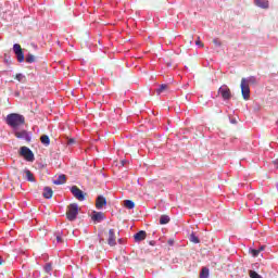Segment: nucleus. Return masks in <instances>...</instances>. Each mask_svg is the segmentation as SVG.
<instances>
[{
  "label": "nucleus",
  "instance_id": "f257e3e1",
  "mask_svg": "<svg viewBox=\"0 0 278 278\" xmlns=\"http://www.w3.org/2000/svg\"><path fill=\"white\" fill-rule=\"evenodd\" d=\"M255 84H257V78H255V76L241 79V94L244 101H249V99H251V88L249 86H255Z\"/></svg>",
  "mask_w": 278,
  "mask_h": 278
},
{
  "label": "nucleus",
  "instance_id": "f03ea898",
  "mask_svg": "<svg viewBox=\"0 0 278 278\" xmlns=\"http://www.w3.org/2000/svg\"><path fill=\"white\" fill-rule=\"evenodd\" d=\"M7 125L16 129L17 127H21V125H25V116L18 113H11L7 116Z\"/></svg>",
  "mask_w": 278,
  "mask_h": 278
},
{
  "label": "nucleus",
  "instance_id": "7ed1b4c3",
  "mask_svg": "<svg viewBox=\"0 0 278 278\" xmlns=\"http://www.w3.org/2000/svg\"><path fill=\"white\" fill-rule=\"evenodd\" d=\"M79 214V205L77 203H72L67 206L66 218L67 220H77V215Z\"/></svg>",
  "mask_w": 278,
  "mask_h": 278
},
{
  "label": "nucleus",
  "instance_id": "20e7f679",
  "mask_svg": "<svg viewBox=\"0 0 278 278\" xmlns=\"http://www.w3.org/2000/svg\"><path fill=\"white\" fill-rule=\"evenodd\" d=\"M13 51L17 58V62H20V63L25 62V53H23V48L21 47V45L15 43L13 46Z\"/></svg>",
  "mask_w": 278,
  "mask_h": 278
},
{
  "label": "nucleus",
  "instance_id": "39448f33",
  "mask_svg": "<svg viewBox=\"0 0 278 278\" xmlns=\"http://www.w3.org/2000/svg\"><path fill=\"white\" fill-rule=\"evenodd\" d=\"M20 153L27 162H34V152L29 148L22 147Z\"/></svg>",
  "mask_w": 278,
  "mask_h": 278
},
{
  "label": "nucleus",
  "instance_id": "423d86ee",
  "mask_svg": "<svg viewBox=\"0 0 278 278\" xmlns=\"http://www.w3.org/2000/svg\"><path fill=\"white\" fill-rule=\"evenodd\" d=\"M218 93L222 96V98L225 101H229V99H231V89H229V87H227V85H223L219 89H218Z\"/></svg>",
  "mask_w": 278,
  "mask_h": 278
},
{
  "label": "nucleus",
  "instance_id": "0eeeda50",
  "mask_svg": "<svg viewBox=\"0 0 278 278\" xmlns=\"http://www.w3.org/2000/svg\"><path fill=\"white\" fill-rule=\"evenodd\" d=\"M71 192L78 201H85L86 193H84V191H81V189H79L77 186H73Z\"/></svg>",
  "mask_w": 278,
  "mask_h": 278
},
{
  "label": "nucleus",
  "instance_id": "6e6552de",
  "mask_svg": "<svg viewBox=\"0 0 278 278\" xmlns=\"http://www.w3.org/2000/svg\"><path fill=\"white\" fill-rule=\"evenodd\" d=\"M15 137L22 140H26V142H31V137L29 136V132H27V130L15 131Z\"/></svg>",
  "mask_w": 278,
  "mask_h": 278
},
{
  "label": "nucleus",
  "instance_id": "1a4fd4ad",
  "mask_svg": "<svg viewBox=\"0 0 278 278\" xmlns=\"http://www.w3.org/2000/svg\"><path fill=\"white\" fill-rule=\"evenodd\" d=\"M108 205V200H105V197L99 195L96 200V207L97 210H103Z\"/></svg>",
  "mask_w": 278,
  "mask_h": 278
},
{
  "label": "nucleus",
  "instance_id": "9d476101",
  "mask_svg": "<svg viewBox=\"0 0 278 278\" xmlns=\"http://www.w3.org/2000/svg\"><path fill=\"white\" fill-rule=\"evenodd\" d=\"M108 244L110 247H116V232H114V229L109 230Z\"/></svg>",
  "mask_w": 278,
  "mask_h": 278
},
{
  "label": "nucleus",
  "instance_id": "9b49d317",
  "mask_svg": "<svg viewBox=\"0 0 278 278\" xmlns=\"http://www.w3.org/2000/svg\"><path fill=\"white\" fill-rule=\"evenodd\" d=\"M105 219V215L102 212H93V215L91 216V220L93 223H101V220Z\"/></svg>",
  "mask_w": 278,
  "mask_h": 278
},
{
  "label": "nucleus",
  "instance_id": "f8f14e48",
  "mask_svg": "<svg viewBox=\"0 0 278 278\" xmlns=\"http://www.w3.org/2000/svg\"><path fill=\"white\" fill-rule=\"evenodd\" d=\"M135 242H142V240L147 239V231L141 230L134 236Z\"/></svg>",
  "mask_w": 278,
  "mask_h": 278
},
{
  "label": "nucleus",
  "instance_id": "ddd939ff",
  "mask_svg": "<svg viewBox=\"0 0 278 278\" xmlns=\"http://www.w3.org/2000/svg\"><path fill=\"white\" fill-rule=\"evenodd\" d=\"M54 186H62L66 184V175H60L55 180H53Z\"/></svg>",
  "mask_w": 278,
  "mask_h": 278
},
{
  "label": "nucleus",
  "instance_id": "4468645a",
  "mask_svg": "<svg viewBox=\"0 0 278 278\" xmlns=\"http://www.w3.org/2000/svg\"><path fill=\"white\" fill-rule=\"evenodd\" d=\"M257 8H262L263 10H268V0H255Z\"/></svg>",
  "mask_w": 278,
  "mask_h": 278
},
{
  "label": "nucleus",
  "instance_id": "2eb2a0df",
  "mask_svg": "<svg viewBox=\"0 0 278 278\" xmlns=\"http://www.w3.org/2000/svg\"><path fill=\"white\" fill-rule=\"evenodd\" d=\"M23 175H25L27 181H36V178H34V174L29 169H25L22 172Z\"/></svg>",
  "mask_w": 278,
  "mask_h": 278
},
{
  "label": "nucleus",
  "instance_id": "dca6fc26",
  "mask_svg": "<svg viewBox=\"0 0 278 278\" xmlns=\"http://www.w3.org/2000/svg\"><path fill=\"white\" fill-rule=\"evenodd\" d=\"M43 197L45 199H51L53 197V189L50 187L43 188Z\"/></svg>",
  "mask_w": 278,
  "mask_h": 278
},
{
  "label": "nucleus",
  "instance_id": "f3484780",
  "mask_svg": "<svg viewBox=\"0 0 278 278\" xmlns=\"http://www.w3.org/2000/svg\"><path fill=\"white\" fill-rule=\"evenodd\" d=\"M40 142H41V144H43L45 147H49V144H51V139H49V136L42 135V136L40 137Z\"/></svg>",
  "mask_w": 278,
  "mask_h": 278
},
{
  "label": "nucleus",
  "instance_id": "a211bd4d",
  "mask_svg": "<svg viewBox=\"0 0 278 278\" xmlns=\"http://www.w3.org/2000/svg\"><path fill=\"white\" fill-rule=\"evenodd\" d=\"M170 223V217L168 215H162L160 217V225H168Z\"/></svg>",
  "mask_w": 278,
  "mask_h": 278
},
{
  "label": "nucleus",
  "instance_id": "6ab92c4d",
  "mask_svg": "<svg viewBox=\"0 0 278 278\" xmlns=\"http://www.w3.org/2000/svg\"><path fill=\"white\" fill-rule=\"evenodd\" d=\"M210 277V268L203 267L200 273V278H208Z\"/></svg>",
  "mask_w": 278,
  "mask_h": 278
},
{
  "label": "nucleus",
  "instance_id": "aec40b11",
  "mask_svg": "<svg viewBox=\"0 0 278 278\" xmlns=\"http://www.w3.org/2000/svg\"><path fill=\"white\" fill-rule=\"evenodd\" d=\"M125 207H127V210H134L136 207V203H134V201L131 200H126L124 202Z\"/></svg>",
  "mask_w": 278,
  "mask_h": 278
},
{
  "label": "nucleus",
  "instance_id": "412c9836",
  "mask_svg": "<svg viewBox=\"0 0 278 278\" xmlns=\"http://www.w3.org/2000/svg\"><path fill=\"white\" fill-rule=\"evenodd\" d=\"M189 240L193 244H199V242H201V240H199V237H197V235H194V232L190 235Z\"/></svg>",
  "mask_w": 278,
  "mask_h": 278
},
{
  "label": "nucleus",
  "instance_id": "4be33fe9",
  "mask_svg": "<svg viewBox=\"0 0 278 278\" xmlns=\"http://www.w3.org/2000/svg\"><path fill=\"white\" fill-rule=\"evenodd\" d=\"M25 60L27 64H34V62H36V56L34 54H28Z\"/></svg>",
  "mask_w": 278,
  "mask_h": 278
},
{
  "label": "nucleus",
  "instance_id": "5701e85b",
  "mask_svg": "<svg viewBox=\"0 0 278 278\" xmlns=\"http://www.w3.org/2000/svg\"><path fill=\"white\" fill-rule=\"evenodd\" d=\"M168 90V85H161L159 89H156L157 94H162V92H166Z\"/></svg>",
  "mask_w": 278,
  "mask_h": 278
},
{
  "label": "nucleus",
  "instance_id": "b1692460",
  "mask_svg": "<svg viewBox=\"0 0 278 278\" xmlns=\"http://www.w3.org/2000/svg\"><path fill=\"white\" fill-rule=\"evenodd\" d=\"M262 251H264V247H261L258 250H251L252 256L257 257Z\"/></svg>",
  "mask_w": 278,
  "mask_h": 278
},
{
  "label": "nucleus",
  "instance_id": "393cba45",
  "mask_svg": "<svg viewBox=\"0 0 278 278\" xmlns=\"http://www.w3.org/2000/svg\"><path fill=\"white\" fill-rule=\"evenodd\" d=\"M250 278H263L262 275L257 274L255 270H249Z\"/></svg>",
  "mask_w": 278,
  "mask_h": 278
},
{
  "label": "nucleus",
  "instance_id": "a878e982",
  "mask_svg": "<svg viewBox=\"0 0 278 278\" xmlns=\"http://www.w3.org/2000/svg\"><path fill=\"white\" fill-rule=\"evenodd\" d=\"M14 79H16L17 81H23V79H25V76L23 74H16L14 76Z\"/></svg>",
  "mask_w": 278,
  "mask_h": 278
},
{
  "label": "nucleus",
  "instance_id": "bb28decb",
  "mask_svg": "<svg viewBox=\"0 0 278 278\" xmlns=\"http://www.w3.org/2000/svg\"><path fill=\"white\" fill-rule=\"evenodd\" d=\"M56 242L62 243L64 242V239L60 235L56 236Z\"/></svg>",
  "mask_w": 278,
  "mask_h": 278
},
{
  "label": "nucleus",
  "instance_id": "cd10ccee",
  "mask_svg": "<svg viewBox=\"0 0 278 278\" xmlns=\"http://www.w3.org/2000/svg\"><path fill=\"white\" fill-rule=\"evenodd\" d=\"M167 244H169V247H173V244H175V240L169 239V240L167 241Z\"/></svg>",
  "mask_w": 278,
  "mask_h": 278
},
{
  "label": "nucleus",
  "instance_id": "c85d7f7f",
  "mask_svg": "<svg viewBox=\"0 0 278 278\" xmlns=\"http://www.w3.org/2000/svg\"><path fill=\"white\" fill-rule=\"evenodd\" d=\"M195 45H197L198 47H203V42H201V40L195 41Z\"/></svg>",
  "mask_w": 278,
  "mask_h": 278
},
{
  "label": "nucleus",
  "instance_id": "c756f323",
  "mask_svg": "<svg viewBox=\"0 0 278 278\" xmlns=\"http://www.w3.org/2000/svg\"><path fill=\"white\" fill-rule=\"evenodd\" d=\"M67 143H68V144H75V139H70V140L67 141Z\"/></svg>",
  "mask_w": 278,
  "mask_h": 278
},
{
  "label": "nucleus",
  "instance_id": "7c9ffc66",
  "mask_svg": "<svg viewBox=\"0 0 278 278\" xmlns=\"http://www.w3.org/2000/svg\"><path fill=\"white\" fill-rule=\"evenodd\" d=\"M46 270H47V273H49L51 270V265H47Z\"/></svg>",
  "mask_w": 278,
  "mask_h": 278
},
{
  "label": "nucleus",
  "instance_id": "2f4dec72",
  "mask_svg": "<svg viewBox=\"0 0 278 278\" xmlns=\"http://www.w3.org/2000/svg\"><path fill=\"white\" fill-rule=\"evenodd\" d=\"M213 42H214L215 45H220L217 39H214Z\"/></svg>",
  "mask_w": 278,
  "mask_h": 278
},
{
  "label": "nucleus",
  "instance_id": "473e14b6",
  "mask_svg": "<svg viewBox=\"0 0 278 278\" xmlns=\"http://www.w3.org/2000/svg\"><path fill=\"white\" fill-rule=\"evenodd\" d=\"M3 264V258L0 256V266Z\"/></svg>",
  "mask_w": 278,
  "mask_h": 278
},
{
  "label": "nucleus",
  "instance_id": "72a5a7b5",
  "mask_svg": "<svg viewBox=\"0 0 278 278\" xmlns=\"http://www.w3.org/2000/svg\"><path fill=\"white\" fill-rule=\"evenodd\" d=\"M150 244L153 247L155 244V242L154 241H150Z\"/></svg>",
  "mask_w": 278,
  "mask_h": 278
}]
</instances>
